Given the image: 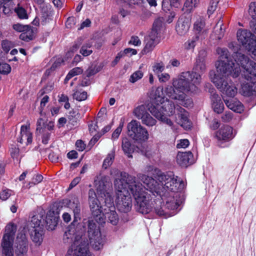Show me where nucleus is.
Returning a JSON list of instances; mask_svg holds the SVG:
<instances>
[{
    "mask_svg": "<svg viewBox=\"0 0 256 256\" xmlns=\"http://www.w3.org/2000/svg\"><path fill=\"white\" fill-rule=\"evenodd\" d=\"M20 38L21 40L26 42L32 40L34 38L33 30L30 26L28 30L20 34Z\"/></svg>",
    "mask_w": 256,
    "mask_h": 256,
    "instance_id": "39",
    "label": "nucleus"
},
{
    "mask_svg": "<svg viewBox=\"0 0 256 256\" xmlns=\"http://www.w3.org/2000/svg\"><path fill=\"white\" fill-rule=\"evenodd\" d=\"M11 67L6 63H0V74H8L11 72Z\"/></svg>",
    "mask_w": 256,
    "mask_h": 256,
    "instance_id": "49",
    "label": "nucleus"
},
{
    "mask_svg": "<svg viewBox=\"0 0 256 256\" xmlns=\"http://www.w3.org/2000/svg\"><path fill=\"white\" fill-rule=\"evenodd\" d=\"M120 178H116L114 186L116 190V204L118 210L122 212H128L132 208L133 196L136 204L135 208L143 214L152 211V206L151 194L146 190V186L136 180V178L125 172H120Z\"/></svg>",
    "mask_w": 256,
    "mask_h": 256,
    "instance_id": "2",
    "label": "nucleus"
},
{
    "mask_svg": "<svg viewBox=\"0 0 256 256\" xmlns=\"http://www.w3.org/2000/svg\"><path fill=\"white\" fill-rule=\"evenodd\" d=\"M94 184L98 192L100 194L108 192V188L110 185L109 178L101 174L96 177Z\"/></svg>",
    "mask_w": 256,
    "mask_h": 256,
    "instance_id": "20",
    "label": "nucleus"
},
{
    "mask_svg": "<svg viewBox=\"0 0 256 256\" xmlns=\"http://www.w3.org/2000/svg\"><path fill=\"white\" fill-rule=\"evenodd\" d=\"M80 118V114L77 110H72L69 112L68 119L73 126L77 124L78 120Z\"/></svg>",
    "mask_w": 256,
    "mask_h": 256,
    "instance_id": "40",
    "label": "nucleus"
},
{
    "mask_svg": "<svg viewBox=\"0 0 256 256\" xmlns=\"http://www.w3.org/2000/svg\"><path fill=\"white\" fill-rule=\"evenodd\" d=\"M238 66L244 70V76L248 80L255 81L256 78V62L250 60L244 54L240 52H234L232 56Z\"/></svg>",
    "mask_w": 256,
    "mask_h": 256,
    "instance_id": "7",
    "label": "nucleus"
},
{
    "mask_svg": "<svg viewBox=\"0 0 256 256\" xmlns=\"http://www.w3.org/2000/svg\"><path fill=\"white\" fill-rule=\"evenodd\" d=\"M53 63L50 68L48 69L45 74H46L49 75L50 73L54 70L57 68L59 67L62 63L63 62V60L62 58H56V60H52Z\"/></svg>",
    "mask_w": 256,
    "mask_h": 256,
    "instance_id": "41",
    "label": "nucleus"
},
{
    "mask_svg": "<svg viewBox=\"0 0 256 256\" xmlns=\"http://www.w3.org/2000/svg\"><path fill=\"white\" fill-rule=\"evenodd\" d=\"M122 148L125 154H130L132 152L130 142L128 138H125L122 141Z\"/></svg>",
    "mask_w": 256,
    "mask_h": 256,
    "instance_id": "42",
    "label": "nucleus"
},
{
    "mask_svg": "<svg viewBox=\"0 0 256 256\" xmlns=\"http://www.w3.org/2000/svg\"><path fill=\"white\" fill-rule=\"evenodd\" d=\"M206 56L207 52L206 50H200L196 58L193 71L183 72L178 78L174 80L172 86H168L166 88V94L172 99L178 100L180 104L184 107H192V99L188 97L182 91L193 95L200 92L201 76L206 70Z\"/></svg>",
    "mask_w": 256,
    "mask_h": 256,
    "instance_id": "3",
    "label": "nucleus"
},
{
    "mask_svg": "<svg viewBox=\"0 0 256 256\" xmlns=\"http://www.w3.org/2000/svg\"><path fill=\"white\" fill-rule=\"evenodd\" d=\"M216 52L219 56L215 63L216 70L212 71L214 74H228L233 71L234 68H238L236 62L230 60L229 52L226 48H218Z\"/></svg>",
    "mask_w": 256,
    "mask_h": 256,
    "instance_id": "6",
    "label": "nucleus"
},
{
    "mask_svg": "<svg viewBox=\"0 0 256 256\" xmlns=\"http://www.w3.org/2000/svg\"><path fill=\"white\" fill-rule=\"evenodd\" d=\"M236 136L233 128L228 125L222 126L216 133V138L218 142H228L232 140Z\"/></svg>",
    "mask_w": 256,
    "mask_h": 256,
    "instance_id": "16",
    "label": "nucleus"
},
{
    "mask_svg": "<svg viewBox=\"0 0 256 256\" xmlns=\"http://www.w3.org/2000/svg\"><path fill=\"white\" fill-rule=\"evenodd\" d=\"M129 44L134 46H139L141 44V41L138 36H132L129 42Z\"/></svg>",
    "mask_w": 256,
    "mask_h": 256,
    "instance_id": "59",
    "label": "nucleus"
},
{
    "mask_svg": "<svg viewBox=\"0 0 256 256\" xmlns=\"http://www.w3.org/2000/svg\"><path fill=\"white\" fill-rule=\"evenodd\" d=\"M236 36L238 42L250 52L256 46V36L250 30L239 29Z\"/></svg>",
    "mask_w": 256,
    "mask_h": 256,
    "instance_id": "13",
    "label": "nucleus"
},
{
    "mask_svg": "<svg viewBox=\"0 0 256 256\" xmlns=\"http://www.w3.org/2000/svg\"><path fill=\"white\" fill-rule=\"evenodd\" d=\"M30 26L28 25H22L20 24H14L13 26V28L14 30L18 32H24L26 30H28Z\"/></svg>",
    "mask_w": 256,
    "mask_h": 256,
    "instance_id": "54",
    "label": "nucleus"
},
{
    "mask_svg": "<svg viewBox=\"0 0 256 256\" xmlns=\"http://www.w3.org/2000/svg\"><path fill=\"white\" fill-rule=\"evenodd\" d=\"M176 115L179 120L178 123L186 130L190 129L191 127V122L188 117V113L185 110L179 106H177Z\"/></svg>",
    "mask_w": 256,
    "mask_h": 256,
    "instance_id": "23",
    "label": "nucleus"
},
{
    "mask_svg": "<svg viewBox=\"0 0 256 256\" xmlns=\"http://www.w3.org/2000/svg\"><path fill=\"white\" fill-rule=\"evenodd\" d=\"M16 254L17 256H26L28 248V240L24 234H18L16 240Z\"/></svg>",
    "mask_w": 256,
    "mask_h": 256,
    "instance_id": "18",
    "label": "nucleus"
},
{
    "mask_svg": "<svg viewBox=\"0 0 256 256\" xmlns=\"http://www.w3.org/2000/svg\"><path fill=\"white\" fill-rule=\"evenodd\" d=\"M44 231L42 228H32L30 231L32 240L38 245L40 244L43 240Z\"/></svg>",
    "mask_w": 256,
    "mask_h": 256,
    "instance_id": "33",
    "label": "nucleus"
},
{
    "mask_svg": "<svg viewBox=\"0 0 256 256\" xmlns=\"http://www.w3.org/2000/svg\"><path fill=\"white\" fill-rule=\"evenodd\" d=\"M200 0H186L182 10L187 12H190L198 6Z\"/></svg>",
    "mask_w": 256,
    "mask_h": 256,
    "instance_id": "35",
    "label": "nucleus"
},
{
    "mask_svg": "<svg viewBox=\"0 0 256 256\" xmlns=\"http://www.w3.org/2000/svg\"><path fill=\"white\" fill-rule=\"evenodd\" d=\"M148 110L158 120L162 121L170 126H172L173 122L170 119L167 118L168 116H164V114H162L161 112H157L156 110L158 109L156 107L149 106Z\"/></svg>",
    "mask_w": 256,
    "mask_h": 256,
    "instance_id": "30",
    "label": "nucleus"
},
{
    "mask_svg": "<svg viewBox=\"0 0 256 256\" xmlns=\"http://www.w3.org/2000/svg\"><path fill=\"white\" fill-rule=\"evenodd\" d=\"M123 126L124 122H121L119 124V126L115 130L112 134V140H114L118 138L119 136L122 132Z\"/></svg>",
    "mask_w": 256,
    "mask_h": 256,
    "instance_id": "51",
    "label": "nucleus"
},
{
    "mask_svg": "<svg viewBox=\"0 0 256 256\" xmlns=\"http://www.w3.org/2000/svg\"><path fill=\"white\" fill-rule=\"evenodd\" d=\"M1 44L2 50L6 53L8 52L14 46V44L8 40H3Z\"/></svg>",
    "mask_w": 256,
    "mask_h": 256,
    "instance_id": "48",
    "label": "nucleus"
},
{
    "mask_svg": "<svg viewBox=\"0 0 256 256\" xmlns=\"http://www.w3.org/2000/svg\"><path fill=\"white\" fill-rule=\"evenodd\" d=\"M144 76L143 72L140 70H137L134 72L130 76L129 81L132 83H134L141 79Z\"/></svg>",
    "mask_w": 256,
    "mask_h": 256,
    "instance_id": "45",
    "label": "nucleus"
},
{
    "mask_svg": "<svg viewBox=\"0 0 256 256\" xmlns=\"http://www.w3.org/2000/svg\"><path fill=\"white\" fill-rule=\"evenodd\" d=\"M73 98L78 101L84 100L87 98V93L86 92L76 90L73 94Z\"/></svg>",
    "mask_w": 256,
    "mask_h": 256,
    "instance_id": "46",
    "label": "nucleus"
},
{
    "mask_svg": "<svg viewBox=\"0 0 256 256\" xmlns=\"http://www.w3.org/2000/svg\"><path fill=\"white\" fill-rule=\"evenodd\" d=\"M46 124V123L44 122V120L42 118H38L36 122V132H39L40 133H41V132H44V128Z\"/></svg>",
    "mask_w": 256,
    "mask_h": 256,
    "instance_id": "52",
    "label": "nucleus"
},
{
    "mask_svg": "<svg viewBox=\"0 0 256 256\" xmlns=\"http://www.w3.org/2000/svg\"><path fill=\"white\" fill-rule=\"evenodd\" d=\"M212 106L215 112L218 114L222 113L224 108V104L218 94L214 93L211 96Z\"/></svg>",
    "mask_w": 256,
    "mask_h": 256,
    "instance_id": "31",
    "label": "nucleus"
},
{
    "mask_svg": "<svg viewBox=\"0 0 256 256\" xmlns=\"http://www.w3.org/2000/svg\"><path fill=\"white\" fill-rule=\"evenodd\" d=\"M100 195L102 197L104 198V208H106L107 209H115L112 192H107Z\"/></svg>",
    "mask_w": 256,
    "mask_h": 256,
    "instance_id": "34",
    "label": "nucleus"
},
{
    "mask_svg": "<svg viewBox=\"0 0 256 256\" xmlns=\"http://www.w3.org/2000/svg\"><path fill=\"white\" fill-rule=\"evenodd\" d=\"M16 230V226L14 224H9L6 227L2 242V252L4 256H13L12 246Z\"/></svg>",
    "mask_w": 256,
    "mask_h": 256,
    "instance_id": "12",
    "label": "nucleus"
},
{
    "mask_svg": "<svg viewBox=\"0 0 256 256\" xmlns=\"http://www.w3.org/2000/svg\"><path fill=\"white\" fill-rule=\"evenodd\" d=\"M14 11L17 14L18 18L21 19L27 18H28L25 9L20 6L19 4L14 8Z\"/></svg>",
    "mask_w": 256,
    "mask_h": 256,
    "instance_id": "44",
    "label": "nucleus"
},
{
    "mask_svg": "<svg viewBox=\"0 0 256 256\" xmlns=\"http://www.w3.org/2000/svg\"><path fill=\"white\" fill-rule=\"evenodd\" d=\"M30 125L21 126L20 136L18 138L17 140L18 142L22 144L24 140H26V144L28 145L32 142V134L29 130Z\"/></svg>",
    "mask_w": 256,
    "mask_h": 256,
    "instance_id": "24",
    "label": "nucleus"
},
{
    "mask_svg": "<svg viewBox=\"0 0 256 256\" xmlns=\"http://www.w3.org/2000/svg\"><path fill=\"white\" fill-rule=\"evenodd\" d=\"M58 214L59 212L57 209H55L54 206L48 210L44 220V224H46L48 230H52L56 226L59 219Z\"/></svg>",
    "mask_w": 256,
    "mask_h": 256,
    "instance_id": "19",
    "label": "nucleus"
},
{
    "mask_svg": "<svg viewBox=\"0 0 256 256\" xmlns=\"http://www.w3.org/2000/svg\"><path fill=\"white\" fill-rule=\"evenodd\" d=\"M84 231V227L79 225L76 229L70 227L65 232L63 238L64 242H73L66 256H92L88 250L87 236Z\"/></svg>",
    "mask_w": 256,
    "mask_h": 256,
    "instance_id": "4",
    "label": "nucleus"
},
{
    "mask_svg": "<svg viewBox=\"0 0 256 256\" xmlns=\"http://www.w3.org/2000/svg\"><path fill=\"white\" fill-rule=\"evenodd\" d=\"M101 136L102 134H95L89 142L88 146L92 148L98 141Z\"/></svg>",
    "mask_w": 256,
    "mask_h": 256,
    "instance_id": "62",
    "label": "nucleus"
},
{
    "mask_svg": "<svg viewBox=\"0 0 256 256\" xmlns=\"http://www.w3.org/2000/svg\"><path fill=\"white\" fill-rule=\"evenodd\" d=\"M248 13L252 18L250 22V28L256 34V2H252L250 4Z\"/></svg>",
    "mask_w": 256,
    "mask_h": 256,
    "instance_id": "32",
    "label": "nucleus"
},
{
    "mask_svg": "<svg viewBox=\"0 0 256 256\" xmlns=\"http://www.w3.org/2000/svg\"><path fill=\"white\" fill-rule=\"evenodd\" d=\"M12 190L6 189L3 190L0 193V198L2 200H6L11 195Z\"/></svg>",
    "mask_w": 256,
    "mask_h": 256,
    "instance_id": "56",
    "label": "nucleus"
},
{
    "mask_svg": "<svg viewBox=\"0 0 256 256\" xmlns=\"http://www.w3.org/2000/svg\"><path fill=\"white\" fill-rule=\"evenodd\" d=\"M192 158V154L190 152H178L176 156V162L182 167H187L190 163Z\"/></svg>",
    "mask_w": 256,
    "mask_h": 256,
    "instance_id": "25",
    "label": "nucleus"
},
{
    "mask_svg": "<svg viewBox=\"0 0 256 256\" xmlns=\"http://www.w3.org/2000/svg\"><path fill=\"white\" fill-rule=\"evenodd\" d=\"M223 100L228 108L238 113H240L243 111V105L240 101L236 99H232L230 98H223Z\"/></svg>",
    "mask_w": 256,
    "mask_h": 256,
    "instance_id": "26",
    "label": "nucleus"
},
{
    "mask_svg": "<svg viewBox=\"0 0 256 256\" xmlns=\"http://www.w3.org/2000/svg\"><path fill=\"white\" fill-rule=\"evenodd\" d=\"M77 150L80 152L83 151L86 148V144L82 140H78L76 142Z\"/></svg>",
    "mask_w": 256,
    "mask_h": 256,
    "instance_id": "60",
    "label": "nucleus"
},
{
    "mask_svg": "<svg viewBox=\"0 0 256 256\" xmlns=\"http://www.w3.org/2000/svg\"><path fill=\"white\" fill-rule=\"evenodd\" d=\"M190 20L185 16H180L177 22L176 26V32L179 35L183 36L186 34L190 26Z\"/></svg>",
    "mask_w": 256,
    "mask_h": 256,
    "instance_id": "22",
    "label": "nucleus"
},
{
    "mask_svg": "<svg viewBox=\"0 0 256 256\" xmlns=\"http://www.w3.org/2000/svg\"><path fill=\"white\" fill-rule=\"evenodd\" d=\"M173 7L170 0H163L162 2V9L167 12L170 11L171 8Z\"/></svg>",
    "mask_w": 256,
    "mask_h": 256,
    "instance_id": "55",
    "label": "nucleus"
},
{
    "mask_svg": "<svg viewBox=\"0 0 256 256\" xmlns=\"http://www.w3.org/2000/svg\"><path fill=\"white\" fill-rule=\"evenodd\" d=\"M150 106L156 107L157 112H160L164 116H170L174 114H176L177 106H176L174 102L166 99L162 96L160 95V92L157 90L155 94V96Z\"/></svg>",
    "mask_w": 256,
    "mask_h": 256,
    "instance_id": "8",
    "label": "nucleus"
},
{
    "mask_svg": "<svg viewBox=\"0 0 256 256\" xmlns=\"http://www.w3.org/2000/svg\"><path fill=\"white\" fill-rule=\"evenodd\" d=\"M62 204L71 209L74 212V220L73 223L78 222L80 220V204L78 198H74L72 200H63Z\"/></svg>",
    "mask_w": 256,
    "mask_h": 256,
    "instance_id": "17",
    "label": "nucleus"
},
{
    "mask_svg": "<svg viewBox=\"0 0 256 256\" xmlns=\"http://www.w3.org/2000/svg\"><path fill=\"white\" fill-rule=\"evenodd\" d=\"M154 170L156 175L155 178L160 183L152 177L144 174H138V179L146 185V190L149 191L152 197L156 198V200H162L168 210H176L182 203L178 192L184 188V182L172 172H162L152 166H150L148 170Z\"/></svg>",
    "mask_w": 256,
    "mask_h": 256,
    "instance_id": "1",
    "label": "nucleus"
},
{
    "mask_svg": "<svg viewBox=\"0 0 256 256\" xmlns=\"http://www.w3.org/2000/svg\"><path fill=\"white\" fill-rule=\"evenodd\" d=\"M128 134L134 141L141 143L148 138V132L136 120H132L127 126Z\"/></svg>",
    "mask_w": 256,
    "mask_h": 256,
    "instance_id": "10",
    "label": "nucleus"
},
{
    "mask_svg": "<svg viewBox=\"0 0 256 256\" xmlns=\"http://www.w3.org/2000/svg\"><path fill=\"white\" fill-rule=\"evenodd\" d=\"M88 195L89 206L94 220L100 224L104 223V218L103 217L104 208L101 206L94 190L90 188L88 191Z\"/></svg>",
    "mask_w": 256,
    "mask_h": 256,
    "instance_id": "11",
    "label": "nucleus"
},
{
    "mask_svg": "<svg viewBox=\"0 0 256 256\" xmlns=\"http://www.w3.org/2000/svg\"><path fill=\"white\" fill-rule=\"evenodd\" d=\"M82 72V70L79 67H76L72 68L68 72V73L66 75L64 80V83L65 84H67L68 81L73 76L81 74Z\"/></svg>",
    "mask_w": 256,
    "mask_h": 256,
    "instance_id": "37",
    "label": "nucleus"
},
{
    "mask_svg": "<svg viewBox=\"0 0 256 256\" xmlns=\"http://www.w3.org/2000/svg\"><path fill=\"white\" fill-rule=\"evenodd\" d=\"M10 154L13 158H18L19 154V148L16 146L12 147L10 149Z\"/></svg>",
    "mask_w": 256,
    "mask_h": 256,
    "instance_id": "61",
    "label": "nucleus"
},
{
    "mask_svg": "<svg viewBox=\"0 0 256 256\" xmlns=\"http://www.w3.org/2000/svg\"><path fill=\"white\" fill-rule=\"evenodd\" d=\"M98 72V70L96 68V66H90V67L86 72V76L90 77Z\"/></svg>",
    "mask_w": 256,
    "mask_h": 256,
    "instance_id": "58",
    "label": "nucleus"
},
{
    "mask_svg": "<svg viewBox=\"0 0 256 256\" xmlns=\"http://www.w3.org/2000/svg\"><path fill=\"white\" fill-rule=\"evenodd\" d=\"M241 92L244 96H250L256 94V81L250 80L242 86Z\"/></svg>",
    "mask_w": 256,
    "mask_h": 256,
    "instance_id": "29",
    "label": "nucleus"
},
{
    "mask_svg": "<svg viewBox=\"0 0 256 256\" xmlns=\"http://www.w3.org/2000/svg\"><path fill=\"white\" fill-rule=\"evenodd\" d=\"M44 212L42 210L40 213L34 215L32 218L30 226L32 228H42L44 224Z\"/></svg>",
    "mask_w": 256,
    "mask_h": 256,
    "instance_id": "27",
    "label": "nucleus"
},
{
    "mask_svg": "<svg viewBox=\"0 0 256 256\" xmlns=\"http://www.w3.org/2000/svg\"><path fill=\"white\" fill-rule=\"evenodd\" d=\"M41 133L43 134L42 136V142L46 144L48 143V140L50 138V132H41Z\"/></svg>",
    "mask_w": 256,
    "mask_h": 256,
    "instance_id": "64",
    "label": "nucleus"
},
{
    "mask_svg": "<svg viewBox=\"0 0 256 256\" xmlns=\"http://www.w3.org/2000/svg\"><path fill=\"white\" fill-rule=\"evenodd\" d=\"M92 43L91 42H88L82 46L80 53L84 56H90L92 52Z\"/></svg>",
    "mask_w": 256,
    "mask_h": 256,
    "instance_id": "36",
    "label": "nucleus"
},
{
    "mask_svg": "<svg viewBox=\"0 0 256 256\" xmlns=\"http://www.w3.org/2000/svg\"><path fill=\"white\" fill-rule=\"evenodd\" d=\"M43 179V176L41 174H36L32 178V181L30 182L28 186V188H30L34 185L40 182Z\"/></svg>",
    "mask_w": 256,
    "mask_h": 256,
    "instance_id": "47",
    "label": "nucleus"
},
{
    "mask_svg": "<svg viewBox=\"0 0 256 256\" xmlns=\"http://www.w3.org/2000/svg\"><path fill=\"white\" fill-rule=\"evenodd\" d=\"M232 118V113L230 112H226L224 114V115H223L222 116V120L224 122H230Z\"/></svg>",
    "mask_w": 256,
    "mask_h": 256,
    "instance_id": "63",
    "label": "nucleus"
},
{
    "mask_svg": "<svg viewBox=\"0 0 256 256\" xmlns=\"http://www.w3.org/2000/svg\"><path fill=\"white\" fill-rule=\"evenodd\" d=\"M190 142L187 139H183L180 140L179 142L176 144V147L178 148H186L189 146Z\"/></svg>",
    "mask_w": 256,
    "mask_h": 256,
    "instance_id": "57",
    "label": "nucleus"
},
{
    "mask_svg": "<svg viewBox=\"0 0 256 256\" xmlns=\"http://www.w3.org/2000/svg\"><path fill=\"white\" fill-rule=\"evenodd\" d=\"M104 220L107 219L108 222L114 226L116 225L118 222V216L115 209L104 208Z\"/></svg>",
    "mask_w": 256,
    "mask_h": 256,
    "instance_id": "28",
    "label": "nucleus"
},
{
    "mask_svg": "<svg viewBox=\"0 0 256 256\" xmlns=\"http://www.w3.org/2000/svg\"><path fill=\"white\" fill-rule=\"evenodd\" d=\"M88 241L92 248L98 250L102 248L105 242L104 236H102L100 230L94 220H88Z\"/></svg>",
    "mask_w": 256,
    "mask_h": 256,
    "instance_id": "9",
    "label": "nucleus"
},
{
    "mask_svg": "<svg viewBox=\"0 0 256 256\" xmlns=\"http://www.w3.org/2000/svg\"><path fill=\"white\" fill-rule=\"evenodd\" d=\"M148 108L144 104L137 106L134 110V115L142 120V124L147 126H153L156 124V120L148 112Z\"/></svg>",
    "mask_w": 256,
    "mask_h": 256,
    "instance_id": "15",
    "label": "nucleus"
},
{
    "mask_svg": "<svg viewBox=\"0 0 256 256\" xmlns=\"http://www.w3.org/2000/svg\"><path fill=\"white\" fill-rule=\"evenodd\" d=\"M194 30L195 34L201 37V40L204 39L207 36L208 30L206 28L204 19L198 16L194 24Z\"/></svg>",
    "mask_w": 256,
    "mask_h": 256,
    "instance_id": "21",
    "label": "nucleus"
},
{
    "mask_svg": "<svg viewBox=\"0 0 256 256\" xmlns=\"http://www.w3.org/2000/svg\"><path fill=\"white\" fill-rule=\"evenodd\" d=\"M218 0H211L208 8V14L210 16L213 14L217 8Z\"/></svg>",
    "mask_w": 256,
    "mask_h": 256,
    "instance_id": "50",
    "label": "nucleus"
},
{
    "mask_svg": "<svg viewBox=\"0 0 256 256\" xmlns=\"http://www.w3.org/2000/svg\"><path fill=\"white\" fill-rule=\"evenodd\" d=\"M160 26V23L156 20L153 24V26L150 34L145 38V46L143 52L145 54L151 52L158 43V30Z\"/></svg>",
    "mask_w": 256,
    "mask_h": 256,
    "instance_id": "14",
    "label": "nucleus"
},
{
    "mask_svg": "<svg viewBox=\"0 0 256 256\" xmlns=\"http://www.w3.org/2000/svg\"><path fill=\"white\" fill-rule=\"evenodd\" d=\"M241 70L240 68H234L233 71L228 74H217L210 71L209 76L211 81L214 83L216 88L224 96L228 98H234L237 94V88L229 78L230 76L237 78L240 75Z\"/></svg>",
    "mask_w": 256,
    "mask_h": 256,
    "instance_id": "5",
    "label": "nucleus"
},
{
    "mask_svg": "<svg viewBox=\"0 0 256 256\" xmlns=\"http://www.w3.org/2000/svg\"><path fill=\"white\" fill-rule=\"evenodd\" d=\"M201 40V37L195 34L192 38L188 40L185 43V47L188 50L194 49L197 42Z\"/></svg>",
    "mask_w": 256,
    "mask_h": 256,
    "instance_id": "38",
    "label": "nucleus"
},
{
    "mask_svg": "<svg viewBox=\"0 0 256 256\" xmlns=\"http://www.w3.org/2000/svg\"><path fill=\"white\" fill-rule=\"evenodd\" d=\"M114 158V152H112L108 154L106 156V158L104 159L102 166L104 168L106 169L113 162V160Z\"/></svg>",
    "mask_w": 256,
    "mask_h": 256,
    "instance_id": "43",
    "label": "nucleus"
},
{
    "mask_svg": "<svg viewBox=\"0 0 256 256\" xmlns=\"http://www.w3.org/2000/svg\"><path fill=\"white\" fill-rule=\"evenodd\" d=\"M164 66L162 62L156 63L152 66L154 72L156 74L162 72L164 70Z\"/></svg>",
    "mask_w": 256,
    "mask_h": 256,
    "instance_id": "53",
    "label": "nucleus"
}]
</instances>
